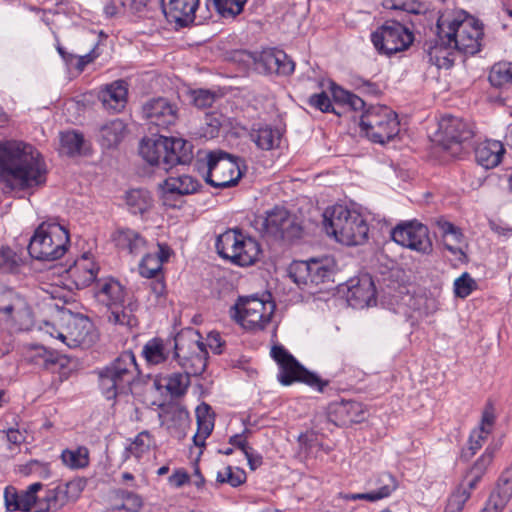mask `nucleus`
<instances>
[{
  "label": "nucleus",
  "instance_id": "a878e982",
  "mask_svg": "<svg viewBox=\"0 0 512 512\" xmlns=\"http://www.w3.org/2000/svg\"><path fill=\"white\" fill-rule=\"evenodd\" d=\"M505 153L502 142L486 140L475 147V159L485 169H492L501 163Z\"/></svg>",
  "mask_w": 512,
  "mask_h": 512
},
{
  "label": "nucleus",
  "instance_id": "aec40b11",
  "mask_svg": "<svg viewBox=\"0 0 512 512\" xmlns=\"http://www.w3.org/2000/svg\"><path fill=\"white\" fill-rule=\"evenodd\" d=\"M442 30L435 28V36L433 39L426 40L423 45L424 53L428 58V62L438 68H450L453 65V51L455 50L452 43H447L448 37L444 27Z\"/></svg>",
  "mask_w": 512,
  "mask_h": 512
},
{
  "label": "nucleus",
  "instance_id": "7c9ffc66",
  "mask_svg": "<svg viewBox=\"0 0 512 512\" xmlns=\"http://www.w3.org/2000/svg\"><path fill=\"white\" fill-rule=\"evenodd\" d=\"M73 280L77 289H84L91 284H95L99 268L95 264H91L90 267L81 265L79 262H75L74 266H71L67 271Z\"/></svg>",
  "mask_w": 512,
  "mask_h": 512
},
{
  "label": "nucleus",
  "instance_id": "c03bdc74",
  "mask_svg": "<svg viewBox=\"0 0 512 512\" xmlns=\"http://www.w3.org/2000/svg\"><path fill=\"white\" fill-rule=\"evenodd\" d=\"M243 234L244 233L239 228L228 229L220 234L215 243L218 255L224 259L230 248H233V245L240 243Z\"/></svg>",
  "mask_w": 512,
  "mask_h": 512
},
{
  "label": "nucleus",
  "instance_id": "c756f323",
  "mask_svg": "<svg viewBox=\"0 0 512 512\" xmlns=\"http://www.w3.org/2000/svg\"><path fill=\"white\" fill-rule=\"evenodd\" d=\"M113 241L117 248L133 255L139 254L146 243L138 232L129 228L118 229L113 235Z\"/></svg>",
  "mask_w": 512,
  "mask_h": 512
},
{
  "label": "nucleus",
  "instance_id": "c85d7f7f",
  "mask_svg": "<svg viewBox=\"0 0 512 512\" xmlns=\"http://www.w3.org/2000/svg\"><path fill=\"white\" fill-rule=\"evenodd\" d=\"M238 253L231 254V263L248 267L253 265L261 252L259 243L252 237L243 234L241 237Z\"/></svg>",
  "mask_w": 512,
  "mask_h": 512
},
{
  "label": "nucleus",
  "instance_id": "39448f33",
  "mask_svg": "<svg viewBox=\"0 0 512 512\" xmlns=\"http://www.w3.org/2000/svg\"><path fill=\"white\" fill-rule=\"evenodd\" d=\"M93 293L97 302L110 311L109 322L134 325L136 318L133 313L138 309V302L133 297H128L127 289L117 279L105 277L96 280Z\"/></svg>",
  "mask_w": 512,
  "mask_h": 512
},
{
  "label": "nucleus",
  "instance_id": "dca6fc26",
  "mask_svg": "<svg viewBox=\"0 0 512 512\" xmlns=\"http://www.w3.org/2000/svg\"><path fill=\"white\" fill-rule=\"evenodd\" d=\"M391 238L397 244L421 254H430L433 250L428 227L416 220L397 224L391 230Z\"/></svg>",
  "mask_w": 512,
  "mask_h": 512
},
{
  "label": "nucleus",
  "instance_id": "72a5a7b5",
  "mask_svg": "<svg viewBox=\"0 0 512 512\" xmlns=\"http://www.w3.org/2000/svg\"><path fill=\"white\" fill-rule=\"evenodd\" d=\"M439 301L431 293L416 294L410 297L408 306L416 313L419 317H428L436 313L439 309Z\"/></svg>",
  "mask_w": 512,
  "mask_h": 512
},
{
  "label": "nucleus",
  "instance_id": "13d9d810",
  "mask_svg": "<svg viewBox=\"0 0 512 512\" xmlns=\"http://www.w3.org/2000/svg\"><path fill=\"white\" fill-rule=\"evenodd\" d=\"M216 480L219 483H227L232 487H238L246 481V473L240 468L233 471L232 467L228 466L225 473L218 472Z\"/></svg>",
  "mask_w": 512,
  "mask_h": 512
},
{
  "label": "nucleus",
  "instance_id": "49530a36",
  "mask_svg": "<svg viewBox=\"0 0 512 512\" xmlns=\"http://www.w3.org/2000/svg\"><path fill=\"white\" fill-rule=\"evenodd\" d=\"M490 430L485 427H480L479 430H475L471 433L468 441L467 449H463L461 458L468 461L475 453L482 447L483 442L487 439Z\"/></svg>",
  "mask_w": 512,
  "mask_h": 512
},
{
  "label": "nucleus",
  "instance_id": "6ab92c4d",
  "mask_svg": "<svg viewBox=\"0 0 512 512\" xmlns=\"http://www.w3.org/2000/svg\"><path fill=\"white\" fill-rule=\"evenodd\" d=\"M367 411L364 405L354 400H341L330 403L329 421L338 427H349L365 421Z\"/></svg>",
  "mask_w": 512,
  "mask_h": 512
},
{
  "label": "nucleus",
  "instance_id": "f3484780",
  "mask_svg": "<svg viewBox=\"0 0 512 512\" xmlns=\"http://www.w3.org/2000/svg\"><path fill=\"white\" fill-rule=\"evenodd\" d=\"M141 112L149 124L162 129L175 126L180 118L178 104L161 96L148 99L142 105Z\"/></svg>",
  "mask_w": 512,
  "mask_h": 512
},
{
  "label": "nucleus",
  "instance_id": "e433bc0d",
  "mask_svg": "<svg viewBox=\"0 0 512 512\" xmlns=\"http://www.w3.org/2000/svg\"><path fill=\"white\" fill-rule=\"evenodd\" d=\"M65 505V495L61 494L59 488L48 489L42 499L36 498L34 512H55Z\"/></svg>",
  "mask_w": 512,
  "mask_h": 512
},
{
  "label": "nucleus",
  "instance_id": "bf43d9fd",
  "mask_svg": "<svg viewBox=\"0 0 512 512\" xmlns=\"http://www.w3.org/2000/svg\"><path fill=\"white\" fill-rule=\"evenodd\" d=\"M119 497L121 498L122 503L117 507L118 509H124L128 512L140 511L142 507V499L138 494L127 490H120Z\"/></svg>",
  "mask_w": 512,
  "mask_h": 512
},
{
  "label": "nucleus",
  "instance_id": "4468645a",
  "mask_svg": "<svg viewBox=\"0 0 512 512\" xmlns=\"http://www.w3.org/2000/svg\"><path fill=\"white\" fill-rule=\"evenodd\" d=\"M370 39L379 54L391 56L408 49L414 41V35L402 23L386 20L371 33Z\"/></svg>",
  "mask_w": 512,
  "mask_h": 512
},
{
  "label": "nucleus",
  "instance_id": "423d86ee",
  "mask_svg": "<svg viewBox=\"0 0 512 512\" xmlns=\"http://www.w3.org/2000/svg\"><path fill=\"white\" fill-rule=\"evenodd\" d=\"M326 233L347 246H357L368 239L369 226L361 214L342 205L327 208L323 214Z\"/></svg>",
  "mask_w": 512,
  "mask_h": 512
},
{
  "label": "nucleus",
  "instance_id": "09e8293b",
  "mask_svg": "<svg viewBox=\"0 0 512 512\" xmlns=\"http://www.w3.org/2000/svg\"><path fill=\"white\" fill-rule=\"evenodd\" d=\"M247 2H205V7L210 9V6L218 12L223 18L234 19L239 15Z\"/></svg>",
  "mask_w": 512,
  "mask_h": 512
},
{
  "label": "nucleus",
  "instance_id": "37998d69",
  "mask_svg": "<svg viewBox=\"0 0 512 512\" xmlns=\"http://www.w3.org/2000/svg\"><path fill=\"white\" fill-rule=\"evenodd\" d=\"M197 426L204 437H209L214 429L215 413L211 406L202 402L195 410Z\"/></svg>",
  "mask_w": 512,
  "mask_h": 512
},
{
  "label": "nucleus",
  "instance_id": "e2e57ef3",
  "mask_svg": "<svg viewBox=\"0 0 512 512\" xmlns=\"http://www.w3.org/2000/svg\"><path fill=\"white\" fill-rule=\"evenodd\" d=\"M155 279L150 282V290L151 293L155 295L156 304L160 306H165L167 300V288L166 283L163 279L154 277Z\"/></svg>",
  "mask_w": 512,
  "mask_h": 512
},
{
  "label": "nucleus",
  "instance_id": "864d4df0",
  "mask_svg": "<svg viewBox=\"0 0 512 512\" xmlns=\"http://www.w3.org/2000/svg\"><path fill=\"white\" fill-rule=\"evenodd\" d=\"M478 287L475 279L468 272H464L454 281V293L456 297L465 299Z\"/></svg>",
  "mask_w": 512,
  "mask_h": 512
},
{
  "label": "nucleus",
  "instance_id": "393cba45",
  "mask_svg": "<svg viewBox=\"0 0 512 512\" xmlns=\"http://www.w3.org/2000/svg\"><path fill=\"white\" fill-rule=\"evenodd\" d=\"M512 497V463L500 475L496 488L491 492L480 512H502Z\"/></svg>",
  "mask_w": 512,
  "mask_h": 512
},
{
  "label": "nucleus",
  "instance_id": "774afa93",
  "mask_svg": "<svg viewBox=\"0 0 512 512\" xmlns=\"http://www.w3.org/2000/svg\"><path fill=\"white\" fill-rule=\"evenodd\" d=\"M365 109H367L365 101L354 93H351L349 99L346 100V102H344L343 105L340 107V111H342V114L346 110L363 112Z\"/></svg>",
  "mask_w": 512,
  "mask_h": 512
},
{
  "label": "nucleus",
  "instance_id": "412c9836",
  "mask_svg": "<svg viewBox=\"0 0 512 512\" xmlns=\"http://www.w3.org/2000/svg\"><path fill=\"white\" fill-rule=\"evenodd\" d=\"M202 187L203 185L196 178L185 174L169 177L159 184L163 204L170 207H176V204L171 203L175 196L195 194Z\"/></svg>",
  "mask_w": 512,
  "mask_h": 512
},
{
  "label": "nucleus",
  "instance_id": "5fc2aeb1",
  "mask_svg": "<svg viewBox=\"0 0 512 512\" xmlns=\"http://www.w3.org/2000/svg\"><path fill=\"white\" fill-rule=\"evenodd\" d=\"M161 263L153 254H146L143 256L139 264V273L141 276L152 279L161 272Z\"/></svg>",
  "mask_w": 512,
  "mask_h": 512
},
{
  "label": "nucleus",
  "instance_id": "a19ab883",
  "mask_svg": "<svg viewBox=\"0 0 512 512\" xmlns=\"http://www.w3.org/2000/svg\"><path fill=\"white\" fill-rule=\"evenodd\" d=\"M488 80L495 88L512 84V62L495 63L490 70Z\"/></svg>",
  "mask_w": 512,
  "mask_h": 512
},
{
  "label": "nucleus",
  "instance_id": "6e6d98bb",
  "mask_svg": "<svg viewBox=\"0 0 512 512\" xmlns=\"http://www.w3.org/2000/svg\"><path fill=\"white\" fill-rule=\"evenodd\" d=\"M151 445V435L148 431L140 432L135 439L126 447V451L140 458L146 451L149 450Z\"/></svg>",
  "mask_w": 512,
  "mask_h": 512
},
{
  "label": "nucleus",
  "instance_id": "20e7f679",
  "mask_svg": "<svg viewBox=\"0 0 512 512\" xmlns=\"http://www.w3.org/2000/svg\"><path fill=\"white\" fill-rule=\"evenodd\" d=\"M139 153L151 166L168 172L174 166L189 164L193 159V145L183 139L159 135L155 139H143Z\"/></svg>",
  "mask_w": 512,
  "mask_h": 512
},
{
  "label": "nucleus",
  "instance_id": "ea45409f",
  "mask_svg": "<svg viewBox=\"0 0 512 512\" xmlns=\"http://www.w3.org/2000/svg\"><path fill=\"white\" fill-rule=\"evenodd\" d=\"M84 144V136L81 132L72 130L60 133L61 151L72 157L80 155Z\"/></svg>",
  "mask_w": 512,
  "mask_h": 512
},
{
  "label": "nucleus",
  "instance_id": "4d7b16f0",
  "mask_svg": "<svg viewBox=\"0 0 512 512\" xmlns=\"http://www.w3.org/2000/svg\"><path fill=\"white\" fill-rule=\"evenodd\" d=\"M24 475H35L41 479H48L51 476L50 465L47 462H41L33 459L23 465L20 469Z\"/></svg>",
  "mask_w": 512,
  "mask_h": 512
},
{
  "label": "nucleus",
  "instance_id": "a18cd8bd",
  "mask_svg": "<svg viewBox=\"0 0 512 512\" xmlns=\"http://www.w3.org/2000/svg\"><path fill=\"white\" fill-rule=\"evenodd\" d=\"M310 267L311 259L307 261H294L289 266V276L297 285L308 286L311 280Z\"/></svg>",
  "mask_w": 512,
  "mask_h": 512
},
{
  "label": "nucleus",
  "instance_id": "4be33fe9",
  "mask_svg": "<svg viewBox=\"0 0 512 512\" xmlns=\"http://www.w3.org/2000/svg\"><path fill=\"white\" fill-rule=\"evenodd\" d=\"M128 87L126 80L118 79L100 89L98 99L108 113L117 114L125 109L128 103Z\"/></svg>",
  "mask_w": 512,
  "mask_h": 512
},
{
  "label": "nucleus",
  "instance_id": "7ed1b4c3",
  "mask_svg": "<svg viewBox=\"0 0 512 512\" xmlns=\"http://www.w3.org/2000/svg\"><path fill=\"white\" fill-rule=\"evenodd\" d=\"M99 388L107 400L132 393V384L141 371L131 350L123 351L108 365L98 370Z\"/></svg>",
  "mask_w": 512,
  "mask_h": 512
},
{
  "label": "nucleus",
  "instance_id": "cd10ccee",
  "mask_svg": "<svg viewBox=\"0 0 512 512\" xmlns=\"http://www.w3.org/2000/svg\"><path fill=\"white\" fill-rule=\"evenodd\" d=\"M249 136L259 149L265 151L278 147L281 138L279 130L267 124H254Z\"/></svg>",
  "mask_w": 512,
  "mask_h": 512
},
{
  "label": "nucleus",
  "instance_id": "1a4fd4ad",
  "mask_svg": "<svg viewBox=\"0 0 512 512\" xmlns=\"http://www.w3.org/2000/svg\"><path fill=\"white\" fill-rule=\"evenodd\" d=\"M253 223L262 236L271 237L275 241L292 243L300 239L303 233L298 218L284 206H274L264 216H257Z\"/></svg>",
  "mask_w": 512,
  "mask_h": 512
},
{
  "label": "nucleus",
  "instance_id": "338daca9",
  "mask_svg": "<svg viewBox=\"0 0 512 512\" xmlns=\"http://www.w3.org/2000/svg\"><path fill=\"white\" fill-rule=\"evenodd\" d=\"M330 92L332 95V100L335 105L337 106V109L340 110V107L343 105L346 100L349 99V96L352 92L345 90L341 86L337 85L335 82L330 83Z\"/></svg>",
  "mask_w": 512,
  "mask_h": 512
},
{
  "label": "nucleus",
  "instance_id": "b1692460",
  "mask_svg": "<svg viewBox=\"0 0 512 512\" xmlns=\"http://www.w3.org/2000/svg\"><path fill=\"white\" fill-rule=\"evenodd\" d=\"M28 361L52 373L60 372L70 363V359L66 355L40 345L32 347Z\"/></svg>",
  "mask_w": 512,
  "mask_h": 512
},
{
  "label": "nucleus",
  "instance_id": "5701e85b",
  "mask_svg": "<svg viewBox=\"0 0 512 512\" xmlns=\"http://www.w3.org/2000/svg\"><path fill=\"white\" fill-rule=\"evenodd\" d=\"M159 6L169 23L175 27L183 28L189 26L196 20V10L201 2H158Z\"/></svg>",
  "mask_w": 512,
  "mask_h": 512
},
{
  "label": "nucleus",
  "instance_id": "c9c22d12",
  "mask_svg": "<svg viewBox=\"0 0 512 512\" xmlns=\"http://www.w3.org/2000/svg\"><path fill=\"white\" fill-rule=\"evenodd\" d=\"M126 204L131 213L144 214L151 207L150 193L144 189H132L126 193Z\"/></svg>",
  "mask_w": 512,
  "mask_h": 512
},
{
  "label": "nucleus",
  "instance_id": "f257e3e1",
  "mask_svg": "<svg viewBox=\"0 0 512 512\" xmlns=\"http://www.w3.org/2000/svg\"><path fill=\"white\" fill-rule=\"evenodd\" d=\"M47 168L41 154L30 144L0 141V182L10 190L26 191L43 186Z\"/></svg>",
  "mask_w": 512,
  "mask_h": 512
},
{
  "label": "nucleus",
  "instance_id": "f03ea898",
  "mask_svg": "<svg viewBox=\"0 0 512 512\" xmlns=\"http://www.w3.org/2000/svg\"><path fill=\"white\" fill-rule=\"evenodd\" d=\"M444 27L448 37L447 43H452L455 50L474 56L481 50V40L484 35L483 24L470 16L464 10L441 12L437 18V28Z\"/></svg>",
  "mask_w": 512,
  "mask_h": 512
},
{
  "label": "nucleus",
  "instance_id": "680f3d73",
  "mask_svg": "<svg viewBox=\"0 0 512 512\" xmlns=\"http://www.w3.org/2000/svg\"><path fill=\"white\" fill-rule=\"evenodd\" d=\"M87 481L84 478H75L65 484V489H63L61 486H57L56 488H59L61 491V494L65 495V503L68 499H76L81 494V492L86 487Z\"/></svg>",
  "mask_w": 512,
  "mask_h": 512
},
{
  "label": "nucleus",
  "instance_id": "de8ad7c7",
  "mask_svg": "<svg viewBox=\"0 0 512 512\" xmlns=\"http://www.w3.org/2000/svg\"><path fill=\"white\" fill-rule=\"evenodd\" d=\"M20 256L10 247L0 248V272L16 273L21 265Z\"/></svg>",
  "mask_w": 512,
  "mask_h": 512
},
{
  "label": "nucleus",
  "instance_id": "6e6552de",
  "mask_svg": "<svg viewBox=\"0 0 512 512\" xmlns=\"http://www.w3.org/2000/svg\"><path fill=\"white\" fill-rule=\"evenodd\" d=\"M247 169L246 161L223 150H213L207 154V174L205 182L217 189L236 186Z\"/></svg>",
  "mask_w": 512,
  "mask_h": 512
},
{
  "label": "nucleus",
  "instance_id": "3c124183",
  "mask_svg": "<svg viewBox=\"0 0 512 512\" xmlns=\"http://www.w3.org/2000/svg\"><path fill=\"white\" fill-rule=\"evenodd\" d=\"M307 103L323 113H334L337 116H342V111L333 106L331 99L324 91L310 95Z\"/></svg>",
  "mask_w": 512,
  "mask_h": 512
},
{
  "label": "nucleus",
  "instance_id": "2f4dec72",
  "mask_svg": "<svg viewBox=\"0 0 512 512\" xmlns=\"http://www.w3.org/2000/svg\"><path fill=\"white\" fill-rule=\"evenodd\" d=\"M370 484L375 487L371 493L376 501L389 497L398 488V481L390 472L375 475Z\"/></svg>",
  "mask_w": 512,
  "mask_h": 512
},
{
  "label": "nucleus",
  "instance_id": "a211bd4d",
  "mask_svg": "<svg viewBox=\"0 0 512 512\" xmlns=\"http://www.w3.org/2000/svg\"><path fill=\"white\" fill-rule=\"evenodd\" d=\"M346 287L347 303L352 308L363 309L376 305L377 290L370 274L364 273L349 279Z\"/></svg>",
  "mask_w": 512,
  "mask_h": 512
},
{
  "label": "nucleus",
  "instance_id": "0e129e2a",
  "mask_svg": "<svg viewBox=\"0 0 512 512\" xmlns=\"http://www.w3.org/2000/svg\"><path fill=\"white\" fill-rule=\"evenodd\" d=\"M295 70L294 61L282 50V57H279V61L276 63L274 74L289 76Z\"/></svg>",
  "mask_w": 512,
  "mask_h": 512
},
{
  "label": "nucleus",
  "instance_id": "bb28decb",
  "mask_svg": "<svg viewBox=\"0 0 512 512\" xmlns=\"http://www.w3.org/2000/svg\"><path fill=\"white\" fill-rule=\"evenodd\" d=\"M127 133V125L119 118L110 120L99 128L98 141L104 149H115Z\"/></svg>",
  "mask_w": 512,
  "mask_h": 512
},
{
  "label": "nucleus",
  "instance_id": "4c0bfd02",
  "mask_svg": "<svg viewBox=\"0 0 512 512\" xmlns=\"http://www.w3.org/2000/svg\"><path fill=\"white\" fill-rule=\"evenodd\" d=\"M142 355L147 363L151 365L161 364L168 358L164 342L158 337L152 338L143 346Z\"/></svg>",
  "mask_w": 512,
  "mask_h": 512
},
{
  "label": "nucleus",
  "instance_id": "473e14b6",
  "mask_svg": "<svg viewBox=\"0 0 512 512\" xmlns=\"http://www.w3.org/2000/svg\"><path fill=\"white\" fill-rule=\"evenodd\" d=\"M311 280L310 285H319L329 281H334V265L329 258L311 259Z\"/></svg>",
  "mask_w": 512,
  "mask_h": 512
},
{
  "label": "nucleus",
  "instance_id": "79ce46f5",
  "mask_svg": "<svg viewBox=\"0 0 512 512\" xmlns=\"http://www.w3.org/2000/svg\"><path fill=\"white\" fill-rule=\"evenodd\" d=\"M60 458L63 464L71 469H82L89 465V451L84 446L75 450L65 449Z\"/></svg>",
  "mask_w": 512,
  "mask_h": 512
},
{
  "label": "nucleus",
  "instance_id": "8fccbe9b",
  "mask_svg": "<svg viewBox=\"0 0 512 512\" xmlns=\"http://www.w3.org/2000/svg\"><path fill=\"white\" fill-rule=\"evenodd\" d=\"M190 383L189 373L184 374L176 372L167 378L166 389L174 396H182L185 394Z\"/></svg>",
  "mask_w": 512,
  "mask_h": 512
},
{
  "label": "nucleus",
  "instance_id": "2eb2a0df",
  "mask_svg": "<svg viewBox=\"0 0 512 512\" xmlns=\"http://www.w3.org/2000/svg\"><path fill=\"white\" fill-rule=\"evenodd\" d=\"M474 136L472 126L461 118L447 115L442 117L437 130V141L452 155H458Z\"/></svg>",
  "mask_w": 512,
  "mask_h": 512
},
{
  "label": "nucleus",
  "instance_id": "ddd939ff",
  "mask_svg": "<svg viewBox=\"0 0 512 512\" xmlns=\"http://www.w3.org/2000/svg\"><path fill=\"white\" fill-rule=\"evenodd\" d=\"M233 318L243 328L250 331H262L271 322L276 305L256 296L239 297L233 306Z\"/></svg>",
  "mask_w": 512,
  "mask_h": 512
},
{
  "label": "nucleus",
  "instance_id": "9d476101",
  "mask_svg": "<svg viewBox=\"0 0 512 512\" xmlns=\"http://www.w3.org/2000/svg\"><path fill=\"white\" fill-rule=\"evenodd\" d=\"M397 114L385 105H370L360 116L361 132L374 143L385 144L399 133Z\"/></svg>",
  "mask_w": 512,
  "mask_h": 512
},
{
  "label": "nucleus",
  "instance_id": "603ef678",
  "mask_svg": "<svg viewBox=\"0 0 512 512\" xmlns=\"http://www.w3.org/2000/svg\"><path fill=\"white\" fill-rule=\"evenodd\" d=\"M470 498V492L463 485H459L449 496L445 512H461Z\"/></svg>",
  "mask_w": 512,
  "mask_h": 512
},
{
  "label": "nucleus",
  "instance_id": "052dcab7",
  "mask_svg": "<svg viewBox=\"0 0 512 512\" xmlns=\"http://www.w3.org/2000/svg\"><path fill=\"white\" fill-rule=\"evenodd\" d=\"M191 97L193 105L199 109L211 107L216 99L215 93L207 89L193 90Z\"/></svg>",
  "mask_w": 512,
  "mask_h": 512
},
{
  "label": "nucleus",
  "instance_id": "69168bd1",
  "mask_svg": "<svg viewBox=\"0 0 512 512\" xmlns=\"http://www.w3.org/2000/svg\"><path fill=\"white\" fill-rule=\"evenodd\" d=\"M391 5L388 6V5H385L383 4L384 7L386 8H391V9H400V10H404L408 13H411V14H421L422 12H424L426 10V7L423 5L424 3L423 2H399V4H397L396 2H390Z\"/></svg>",
  "mask_w": 512,
  "mask_h": 512
},
{
  "label": "nucleus",
  "instance_id": "9b49d317",
  "mask_svg": "<svg viewBox=\"0 0 512 512\" xmlns=\"http://www.w3.org/2000/svg\"><path fill=\"white\" fill-rule=\"evenodd\" d=\"M271 357L279 366L277 378L282 385L289 386L294 382H302L318 392H324L329 385L318 374L306 369L282 345H275L271 349Z\"/></svg>",
  "mask_w": 512,
  "mask_h": 512
},
{
  "label": "nucleus",
  "instance_id": "0eeeda50",
  "mask_svg": "<svg viewBox=\"0 0 512 512\" xmlns=\"http://www.w3.org/2000/svg\"><path fill=\"white\" fill-rule=\"evenodd\" d=\"M69 245V230L57 218H49L35 229L27 249L31 258L52 262L63 257Z\"/></svg>",
  "mask_w": 512,
  "mask_h": 512
},
{
  "label": "nucleus",
  "instance_id": "f8f14e48",
  "mask_svg": "<svg viewBox=\"0 0 512 512\" xmlns=\"http://www.w3.org/2000/svg\"><path fill=\"white\" fill-rule=\"evenodd\" d=\"M208 357L206 345L198 332L189 329L175 336L173 359L186 369L189 376L201 375L206 370Z\"/></svg>",
  "mask_w": 512,
  "mask_h": 512
},
{
  "label": "nucleus",
  "instance_id": "f704fd0d",
  "mask_svg": "<svg viewBox=\"0 0 512 512\" xmlns=\"http://www.w3.org/2000/svg\"><path fill=\"white\" fill-rule=\"evenodd\" d=\"M5 505L8 511L29 512L33 507L34 498L24 491L18 493L15 488L7 487L4 492Z\"/></svg>",
  "mask_w": 512,
  "mask_h": 512
},
{
  "label": "nucleus",
  "instance_id": "58836bf2",
  "mask_svg": "<svg viewBox=\"0 0 512 512\" xmlns=\"http://www.w3.org/2000/svg\"><path fill=\"white\" fill-rule=\"evenodd\" d=\"M279 57H282V50L274 48L263 50L254 56L255 69L263 74H273Z\"/></svg>",
  "mask_w": 512,
  "mask_h": 512
}]
</instances>
